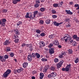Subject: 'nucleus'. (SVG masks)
Listing matches in <instances>:
<instances>
[{"label": "nucleus", "mask_w": 79, "mask_h": 79, "mask_svg": "<svg viewBox=\"0 0 79 79\" xmlns=\"http://www.w3.org/2000/svg\"><path fill=\"white\" fill-rule=\"evenodd\" d=\"M31 55L32 57L33 58L36 57L37 58H39L40 56V55L38 53H32Z\"/></svg>", "instance_id": "1"}, {"label": "nucleus", "mask_w": 79, "mask_h": 79, "mask_svg": "<svg viewBox=\"0 0 79 79\" xmlns=\"http://www.w3.org/2000/svg\"><path fill=\"white\" fill-rule=\"evenodd\" d=\"M56 76V73L55 72H53L51 73V74H50L48 75V77L49 78H52V77H54Z\"/></svg>", "instance_id": "2"}, {"label": "nucleus", "mask_w": 79, "mask_h": 79, "mask_svg": "<svg viewBox=\"0 0 79 79\" xmlns=\"http://www.w3.org/2000/svg\"><path fill=\"white\" fill-rule=\"evenodd\" d=\"M64 62V60H61V61H60L59 63L57 64L56 66L57 69H58V68H61V67L62 64H63Z\"/></svg>", "instance_id": "3"}, {"label": "nucleus", "mask_w": 79, "mask_h": 79, "mask_svg": "<svg viewBox=\"0 0 79 79\" xmlns=\"http://www.w3.org/2000/svg\"><path fill=\"white\" fill-rule=\"evenodd\" d=\"M69 37V35L68 34H66L65 35V37H64L63 40H65V42H68V38Z\"/></svg>", "instance_id": "4"}, {"label": "nucleus", "mask_w": 79, "mask_h": 79, "mask_svg": "<svg viewBox=\"0 0 79 79\" xmlns=\"http://www.w3.org/2000/svg\"><path fill=\"white\" fill-rule=\"evenodd\" d=\"M50 68V66L49 65L46 66L43 69V71L44 73H47V71Z\"/></svg>", "instance_id": "5"}, {"label": "nucleus", "mask_w": 79, "mask_h": 79, "mask_svg": "<svg viewBox=\"0 0 79 79\" xmlns=\"http://www.w3.org/2000/svg\"><path fill=\"white\" fill-rule=\"evenodd\" d=\"M2 22V26H5V22H6V19H1Z\"/></svg>", "instance_id": "6"}, {"label": "nucleus", "mask_w": 79, "mask_h": 79, "mask_svg": "<svg viewBox=\"0 0 79 79\" xmlns=\"http://www.w3.org/2000/svg\"><path fill=\"white\" fill-rule=\"evenodd\" d=\"M55 49L54 48H51L50 49H49V53L51 55H52V54L55 53V51H54Z\"/></svg>", "instance_id": "7"}, {"label": "nucleus", "mask_w": 79, "mask_h": 79, "mask_svg": "<svg viewBox=\"0 0 79 79\" xmlns=\"http://www.w3.org/2000/svg\"><path fill=\"white\" fill-rule=\"evenodd\" d=\"M71 65L70 64L67 65L66 67H65L66 71L67 72H69V68H71Z\"/></svg>", "instance_id": "8"}, {"label": "nucleus", "mask_w": 79, "mask_h": 79, "mask_svg": "<svg viewBox=\"0 0 79 79\" xmlns=\"http://www.w3.org/2000/svg\"><path fill=\"white\" fill-rule=\"evenodd\" d=\"M73 37L74 39H76V41H77V42L79 41V37H78L77 36V35H73Z\"/></svg>", "instance_id": "9"}, {"label": "nucleus", "mask_w": 79, "mask_h": 79, "mask_svg": "<svg viewBox=\"0 0 79 79\" xmlns=\"http://www.w3.org/2000/svg\"><path fill=\"white\" fill-rule=\"evenodd\" d=\"M65 11L66 13L68 15H72L73 13V12H71L70 10H65Z\"/></svg>", "instance_id": "10"}, {"label": "nucleus", "mask_w": 79, "mask_h": 79, "mask_svg": "<svg viewBox=\"0 0 79 79\" xmlns=\"http://www.w3.org/2000/svg\"><path fill=\"white\" fill-rule=\"evenodd\" d=\"M23 68H27V67L28 63L26 62H25L23 63Z\"/></svg>", "instance_id": "11"}, {"label": "nucleus", "mask_w": 79, "mask_h": 79, "mask_svg": "<svg viewBox=\"0 0 79 79\" xmlns=\"http://www.w3.org/2000/svg\"><path fill=\"white\" fill-rule=\"evenodd\" d=\"M0 60L2 61V62H3V61H5L6 60L3 57V56H0Z\"/></svg>", "instance_id": "12"}, {"label": "nucleus", "mask_w": 79, "mask_h": 79, "mask_svg": "<svg viewBox=\"0 0 79 79\" xmlns=\"http://www.w3.org/2000/svg\"><path fill=\"white\" fill-rule=\"evenodd\" d=\"M10 42L9 40H6L3 43L4 45H8V44H10Z\"/></svg>", "instance_id": "13"}, {"label": "nucleus", "mask_w": 79, "mask_h": 79, "mask_svg": "<svg viewBox=\"0 0 79 79\" xmlns=\"http://www.w3.org/2000/svg\"><path fill=\"white\" fill-rule=\"evenodd\" d=\"M32 55L31 56V55H28L27 58H28V60L29 61H32Z\"/></svg>", "instance_id": "14"}, {"label": "nucleus", "mask_w": 79, "mask_h": 79, "mask_svg": "<svg viewBox=\"0 0 79 79\" xmlns=\"http://www.w3.org/2000/svg\"><path fill=\"white\" fill-rule=\"evenodd\" d=\"M40 47H44L45 45V44L44 42H40Z\"/></svg>", "instance_id": "15"}, {"label": "nucleus", "mask_w": 79, "mask_h": 79, "mask_svg": "<svg viewBox=\"0 0 79 79\" xmlns=\"http://www.w3.org/2000/svg\"><path fill=\"white\" fill-rule=\"evenodd\" d=\"M23 71V68H20L19 69L17 70L16 71L18 73H20L21 71Z\"/></svg>", "instance_id": "16"}, {"label": "nucleus", "mask_w": 79, "mask_h": 79, "mask_svg": "<svg viewBox=\"0 0 79 79\" xmlns=\"http://www.w3.org/2000/svg\"><path fill=\"white\" fill-rule=\"evenodd\" d=\"M40 79H43V77H44V74L42 73H40Z\"/></svg>", "instance_id": "17"}, {"label": "nucleus", "mask_w": 79, "mask_h": 79, "mask_svg": "<svg viewBox=\"0 0 79 79\" xmlns=\"http://www.w3.org/2000/svg\"><path fill=\"white\" fill-rule=\"evenodd\" d=\"M37 13H38V11H34L33 12V16L34 18L35 17V16L37 15Z\"/></svg>", "instance_id": "18"}, {"label": "nucleus", "mask_w": 79, "mask_h": 79, "mask_svg": "<svg viewBox=\"0 0 79 79\" xmlns=\"http://www.w3.org/2000/svg\"><path fill=\"white\" fill-rule=\"evenodd\" d=\"M11 70L10 69H7L6 71V72L8 74V75H9L10 74V73H11Z\"/></svg>", "instance_id": "19"}, {"label": "nucleus", "mask_w": 79, "mask_h": 79, "mask_svg": "<svg viewBox=\"0 0 79 79\" xmlns=\"http://www.w3.org/2000/svg\"><path fill=\"white\" fill-rule=\"evenodd\" d=\"M53 24L54 26H59V23L56 22L54 21L53 22Z\"/></svg>", "instance_id": "20"}, {"label": "nucleus", "mask_w": 79, "mask_h": 79, "mask_svg": "<svg viewBox=\"0 0 79 79\" xmlns=\"http://www.w3.org/2000/svg\"><path fill=\"white\" fill-rule=\"evenodd\" d=\"M8 74L5 72L3 74V76L4 77H7V76H8Z\"/></svg>", "instance_id": "21"}, {"label": "nucleus", "mask_w": 79, "mask_h": 79, "mask_svg": "<svg viewBox=\"0 0 79 79\" xmlns=\"http://www.w3.org/2000/svg\"><path fill=\"white\" fill-rule=\"evenodd\" d=\"M50 19H47L45 21L46 23L47 24H49L50 23Z\"/></svg>", "instance_id": "22"}, {"label": "nucleus", "mask_w": 79, "mask_h": 79, "mask_svg": "<svg viewBox=\"0 0 79 79\" xmlns=\"http://www.w3.org/2000/svg\"><path fill=\"white\" fill-rule=\"evenodd\" d=\"M72 45L74 47H75L77 45V42L75 41H74L72 43Z\"/></svg>", "instance_id": "23"}, {"label": "nucleus", "mask_w": 79, "mask_h": 79, "mask_svg": "<svg viewBox=\"0 0 79 79\" xmlns=\"http://www.w3.org/2000/svg\"><path fill=\"white\" fill-rule=\"evenodd\" d=\"M15 32L17 35L19 34V31L17 29L15 30Z\"/></svg>", "instance_id": "24"}, {"label": "nucleus", "mask_w": 79, "mask_h": 79, "mask_svg": "<svg viewBox=\"0 0 79 79\" xmlns=\"http://www.w3.org/2000/svg\"><path fill=\"white\" fill-rule=\"evenodd\" d=\"M25 18H29V13H27L26 15H25Z\"/></svg>", "instance_id": "25"}, {"label": "nucleus", "mask_w": 79, "mask_h": 79, "mask_svg": "<svg viewBox=\"0 0 79 79\" xmlns=\"http://www.w3.org/2000/svg\"><path fill=\"white\" fill-rule=\"evenodd\" d=\"M10 57H13V56H14V55H15L13 52L10 53Z\"/></svg>", "instance_id": "26"}, {"label": "nucleus", "mask_w": 79, "mask_h": 79, "mask_svg": "<svg viewBox=\"0 0 79 79\" xmlns=\"http://www.w3.org/2000/svg\"><path fill=\"white\" fill-rule=\"evenodd\" d=\"M18 36H17V35H13V39H18Z\"/></svg>", "instance_id": "27"}, {"label": "nucleus", "mask_w": 79, "mask_h": 79, "mask_svg": "<svg viewBox=\"0 0 79 79\" xmlns=\"http://www.w3.org/2000/svg\"><path fill=\"white\" fill-rule=\"evenodd\" d=\"M22 23V22L19 21L18 23H17V26H19V25H21Z\"/></svg>", "instance_id": "28"}, {"label": "nucleus", "mask_w": 79, "mask_h": 79, "mask_svg": "<svg viewBox=\"0 0 79 79\" xmlns=\"http://www.w3.org/2000/svg\"><path fill=\"white\" fill-rule=\"evenodd\" d=\"M53 6L54 7L56 8V7L58 6V4L57 3H55L53 5Z\"/></svg>", "instance_id": "29"}, {"label": "nucleus", "mask_w": 79, "mask_h": 79, "mask_svg": "<svg viewBox=\"0 0 79 79\" xmlns=\"http://www.w3.org/2000/svg\"><path fill=\"white\" fill-rule=\"evenodd\" d=\"M58 59L57 58H55L54 60V61L55 62V63H57V62H58Z\"/></svg>", "instance_id": "30"}, {"label": "nucleus", "mask_w": 79, "mask_h": 79, "mask_svg": "<svg viewBox=\"0 0 79 79\" xmlns=\"http://www.w3.org/2000/svg\"><path fill=\"white\" fill-rule=\"evenodd\" d=\"M52 14H56V12L54 10H52Z\"/></svg>", "instance_id": "31"}, {"label": "nucleus", "mask_w": 79, "mask_h": 79, "mask_svg": "<svg viewBox=\"0 0 79 79\" xmlns=\"http://www.w3.org/2000/svg\"><path fill=\"white\" fill-rule=\"evenodd\" d=\"M8 55H5L4 57V58H5V60H6V59H8Z\"/></svg>", "instance_id": "32"}, {"label": "nucleus", "mask_w": 79, "mask_h": 79, "mask_svg": "<svg viewBox=\"0 0 79 79\" xmlns=\"http://www.w3.org/2000/svg\"><path fill=\"white\" fill-rule=\"evenodd\" d=\"M19 41V39H15L14 40V42H15V43H18Z\"/></svg>", "instance_id": "33"}, {"label": "nucleus", "mask_w": 79, "mask_h": 79, "mask_svg": "<svg viewBox=\"0 0 79 79\" xmlns=\"http://www.w3.org/2000/svg\"><path fill=\"white\" fill-rule=\"evenodd\" d=\"M75 63H78V61H79V59L78 58H77L74 61Z\"/></svg>", "instance_id": "34"}, {"label": "nucleus", "mask_w": 79, "mask_h": 79, "mask_svg": "<svg viewBox=\"0 0 79 79\" xmlns=\"http://www.w3.org/2000/svg\"><path fill=\"white\" fill-rule=\"evenodd\" d=\"M69 54H73V51H72V50L69 49Z\"/></svg>", "instance_id": "35"}, {"label": "nucleus", "mask_w": 79, "mask_h": 79, "mask_svg": "<svg viewBox=\"0 0 79 79\" xmlns=\"http://www.w3.org/2000/svg\"><path fill=\"white\" fill-rule=\"evenodd\" d=\"M39 5H40L39 4L36 3V4L34 6L35 8H37V7H39Z\"/></svg>", "instance_id": "36"}, {"label": "nucleus", "mask_w": 79, "mask_h": 79, "mask_svg": "<svg viewBox=\"0 0 79 79\" xmlns=\"http://www.w3.org/2000/svg\"><path fill=\"white\" fill-rule=\"evenodd\" d=\"M36 32H37V33H38V34H40V30L39 29H38V30H37L36 31Z\"/></svg>", "instance_id": "37"}, {"label": "nucleus", "mask_w": 79, "mask_h": 79, "mask_svg": "<svg viewBox=\"0 0 79 79\" xmlns=\"http://www.w3.org/2000/svg\"><path fill=\"white\" fill-rule=\"evenodd\" d=\"M40 10L41 11L43 12V11H44V10H45V8L42 7L40 8Z\"/></svg>", "instance_id": "38"}, {"label": "nucleus", "mask_w": 79, "mask_h": 79, "mask_svg": "<svg viewBox=\"0 0 79 79\" xmlns=\"http://www.w3.org/2000/svg\"><path fill=\"white\" fill-rule=\"evenodd\" d=\"M41 60L43 61H47V59H45V58H43L41 59Z\"/></svg>", "instance_id": "39"}, {"label": "nucleus", "mask_w": 79, "mask_h": 79, "mask_svg": "<svg viewBox=\"0 0 79 79\" xmlns=\"http://www.w3.org/2000/svg\"><path fill=\"white\" fill-rule=\"evenodd\" d=\"M7 11H8V10L7 9H3L2 10L3 13H6Z\"/></svg>", "instance_id": "40"}, {"label": "nucleus", "mask_w": 79, "mask_h": 79, "mask_svg": "<svg viewBox=\"0 0 79 79\" xmlns=\"http://www.w3.org/2000/svg\"><path fill=\"white\" fill-rule=\"evenodd\" d=\"M55 68L54 67L52 66L51 67V69L52 71H53V70H55Z\"/></svg>", "instance_id": "41"}, {"label": "nucleus", "mask_w": 79, "mask_h": 79, "mask_svg": "<svg viewBox=\"0 0 79 79\" xmlns=\"http://www.w3.org/2000/svg\"><path fill=\"white\" fill-rule=\"evenodd\" d=\"M53 44L52 43H51L49 44V45L48 46V47H49V48H51V47H52L53 46Z\"/></svg>", "instance_id": "42"}, {"label": "nucleus", "mask_w": 79, "mask_h": 79, "mask_svg": "<svg viewBox=\"0 0 79 79\" xmlns=\"http://www.w3.org/2000/svg\"><path fill=\"white\" fill-rule=\"evenodd\" d=\"M66 52L64 51H63L62 52V54L63 55H66V54H65L66 53Z\"/></svg>", "instance_id": "43"}, {"label": "nucleus", "mask_w": 79, "mask_h": 79, "mask_svg": "<svg viewBox=\"0 0 79 79\" xmlns=\"http://www.w3.org/2000/svg\"><path fill=\"white\" fill-rule=\"evenodd\" d=\"M69 19H65L64 21H65L66 22H69Z\"/></svg>", "instance_id": "44"}, {"label": "nucleus", "mask_w": 79, "mask_h": 79, "mask_svg": "<svg viewBox=\"0 0 79 79\" xmlns=\"http://www.w3.org/2000/svg\"><path fill=\"white\" fill-rule=\"evenodd\" d=\"M52 17L53 18H57V16L55 15H52Z\"/></svg>", "instance_id": "45"}, {"label": "nucleus", "mask_w": 79, "mask_h": 79, "mask_svg": "<svg viewBox=\"0 0 79 79\" xmlns=\"http://www.w3.org/2000/svg\"><path fill=\"white\" fill-rule=\"evenodd\" d=\"M13 3L14 4H16L17 3H18V2L16 1V0H14L13 1Z\"/></svg>", "instance_id": "46"}, {"label": "nucleus", "mask_w": 79, "mask_h": 79, "mask_svg": "<svg viewBox=\"0 0 79 79\" xmlns=\"http://www.w3.org/2000/svg\"><path fill=\"white\" fill-rule=\"evenodd\" d=\"M36 3L38 4V3H40V0H36Z\"/></svg>", "instance_id": "47"}, {"label": "nucleus", "mask_w": 79, "mask_h": 79, "mask_svg": "<svg viewBox=\"0 0 79 79\" xmlns=\"http://www.w3.org/2000/svg\"><path fill=\"white\" fill-rule=\"evenodd\" d=\"M53 35H51L49 36V38H50V39H53Z\"/></svg>", "instance_id": "48"}, {"label": "nucleus", "mask_w": 79, "mask_h": 79, "mask_svg": "<svg viewBox=\"0 0 79 79\" xmlns=\"http://www.w3.org/2000/svg\"><path fill=\"white\" fill-rule=\"evenodd\" d=\"M40 35L42 37H44L45 35V33H42L40 34Z\"/></svg>", "instance_id": "49"}, {"label": "nucleus", "mask_w": 79, "mask_h": 79, "mask_svg": "<svg viewBox=\"0 0 79 79\" xmlns=\"http://www.w3.org/2000/svg\"><path fill=\"white\" fill-rule=\"evenodd\" d=\"M66 68H62V70L63 71H66Z\"/></svg>", "instance_id": "50"}, {"label": "nucleus", "mask_w": 79, "mask_h": 79, "mask_svg": "<svg viewBox=\"0 0 79 79\" xmlns=\"http://www.w3.org/2000/svg\"><path fill=\"white\" fill-rule=\"evenodd\" d=\"M40 24H43V23H44V21L43 20L40 21Z\"/></svg>", "instance_id": "51"}, {"label": "nucleus", "mask_w": 79, "mask_h": 79, "mask_svg": "<svg viewBox=\"0 0 79 79\" xmlns=\"http://www.w3.org/2000/svg\"><path fill=\"white\" fill-rule=\"evenodd\" d=\"M60 6H62V5H63V1H61V2H60Z\"/></svg>", "instance_id": "52"}, {"label": "nucleus", "mask_w": 79, "mask_h": 79, "mask_svg": "<svg viewBox=\"0 0 79 79\" xmlns=\"http://www.w3.org/2000/svg\"><path fill=\"white\" fill-rule=\"evenodd\" d=\"M78 6H79V4H76L74 5V7H78Z\"/></svg>", "instance_id": "53"}, {"label": "nucleus", "mask_w": 79, "mask_h": 79, "mask_svg": "<svg viewBox=\"0 0 79 79\" xmlns=\"http://www.w3.org/2000/svg\"><path fill=\"white\" fill-rule=\"evenodd\" d=\"M28 47H29V48H31V47H32V44H29Z\"/></svg>", "instance_id": "54"}, {"label": "nucleus", "mask_w": 79, "mask_h": 79, "mask_svg": "<svg viewBox=\"0 0 79 79\" xmlns=\"http://www.w3.org/2000/svg\"><path fill=\"white\" fill-rule=\"evenodd\" d=\"M25 45H26V44H22V47H24Z\"/></svg>", "instance_id": "55"}, {"label": "nucleus", "mask_w": 79, "mask_h": 79, "mask_svg": "<svg viewBox=\"0 0 79 79\" xmlns=\"http://www.w3.org/2000/svg\"><path fill=\"white\" fill-rule=\"evenodd\" d=\"M58 4V7H61V6H60V5H61V4H60V3Z\"/></svg>", "instance_id": "56"}, {"label": "nucleus", "mask_w": 79, "mask_h": 79, "mask_svg": "<svg viewBox=\"0 0 79 79\" xmlns=\"http://www.w3.org/2000/svg\"><path fill=\"white\" fill-rule=\"evenodd\" d=\"M59 58H62L63 57V55H60L59 56Z\"/></svg>", "instance_id": "57"}, {"label": "nucleus", "mask_w": 79, "mask_h": 79, "mask_svg": "<svg viewBox=\"0 0 79 79\" xmlns=\"http://www.w3.org/2000/svg\"><path fill=\"white\" fill-rule=\"evenodd\" d=\"M7 52H10V49L8 48H7Z\"/></svg>", "instance_id": "58"}, {"label": "nucleus", "mask_w": 79, "mask_h": 79, "mask_svg": "<svg viewBox=\"0 0 79 79\" xmlns=\"http://www.w3.org/2000/svg\"><path fill=\"white\" fill-rule=\"evenodd\" d=\"M39 16L40 17V16H42V14H41V13H39Z\"/></svg>", "instance_id": "59"}, {"label": "nucleus", "mask_w": 79, "mask_h": 79, "mask_svg": "<svg viewBox=\"0 0 79 79\" xmlns=\"http://www.w3.org/2000/svg\"><path fill=\"white\" fill-rule=\"evenodd\" d=\"M58 48H61V46L60 45H58Z\"/></svg>", "instance_id": "60"}, {"label": "nucleus", "mask_w": 79, "mask_h": 79, "mask_svg": "<svg viewBox=\"0 0 79 79\" xmlns=\"http://www.w3.org/2000/svg\"><path fill=\"white\" fill-rule=\"evenodd\" d=\"M32 14H31L30 15V16H29V18H32Z\"/></svg>", "instance_id": "61"}, {"label": "nucleus", "mask_w": 79, "mask_h": 79, "mask_svg": "<svg viewBox=\"0 0 79 79\" xmlns=\"http://www.w3.org/2000/svg\"><path fill=\"white\" fill-rule=\"evenodd\" d=\"M31 79H35V77H34V76H33V77H32Z\"/></svg>", "instance_id": "62"}, {"label": "nucleus", "mask_w": 79, "mask_h": 79, "mask_svg": "<svg viewBox=\"0 0 79 79\" xmlns=\"http://www.w3.org/2000/svg\"><path fill=\"white\" fill-rule=\"evenodd\" d=\"M76 23H79V20L78 19H77L76 20Z\"/></svg>", "instance_id": "63"}, {"label": "nucleus", "mask_w": 79, "mask_h": 79, "mask_svg": "<svg viewBox=\"0 0 79 79\" xmlns=\"http://www.w3.org/2000/svg\"><path fill=\"white\" fill-rule=\"evenodd\" d=\"M41 2H45V0H40Z\"/></svg>", "instance_id": "64"}]
</instances>
